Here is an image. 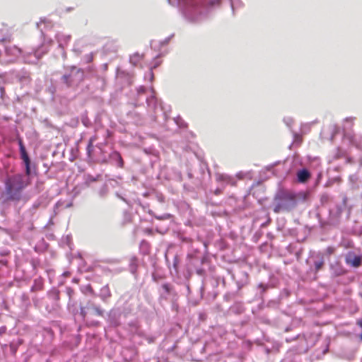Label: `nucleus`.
<instances>
[{
  "mask_svg": "<svg viewBox=\"0 0 362 362\" xmlns=\"http://www.w3.org/2000/svg\"><path fill=\"white\" fill-rule=\"evenodd\" d=\"M84 77L83 71L80 69H73L69 75L63 76L64 82L69 86H77Z\"/></svg>",
  "mask_w": 362,
  "mask_h": 362,
  "instance_id": "nucleus-3",
  "label": "nucleus"
},
{
  "mask_svg": "<svg viewBox=\"0 0 362 362\" xmlns=\"http://www.w3.org/2000/svg\"><path fill=\"white\" fill-rule=\"evenodd\" d=\"M93 139H90L89 140V142H88V146H87V153L88 154L89 156H90V154L93 150Z\"/></svg>",
  "mask_w": 362,
  "mask_h": 362,
  "instance_id": "nucleus-12",
  "label": "nucleus"
},
{
  "mask_svg": "<svg viewBox=\"0 0 362 362\" xmlns=\"http://www.w3.org/2000/svg\"><path fill=\"white\" fill-rule=\"evenodd\" d=\"M207 4H214L216 0H204Z\"/></svg>",
  "mask_w": 362,
  "mask_h": 362,
  "instance_id": "nucleus-17",
  "label": "nucleus"
},
{
  "mask_svg": "<svg viewBox=\"0 0 362 362\" xmlns=\"http://www.w3.org/2000/svg\"><path fill=\"white\" fill-rule=\"evenodd\" d=\"M308 197V192L295 193L291 190L281 189L274 197L273 211L276 214L291 211L297 206L298 201L305 202Z\"/></svg>",
  "mask_w": 362,
  "mask_h": 362,
  "instance_id": "nucleus-1",
  "label": "nucleus"
},
{
  "mask_svg": "<svg viewBox=\"0 0 362 362\" xmlns=\"http://www.w3.org/2000/svg\"><path fill=\"white\" fill-rule=\"evenodd\" d=\"M29 185L28 175L15 174L8 176L4 180V192L6 200L18 202L22 199L23 192Z\"/></svg>",
  "mask_w": 362,
  "mask_h": 362,
  "instance_id": "nucleus-2",
  "label": "nucleus"
},
{
  "mask_svg": "<svg viewBox=\"0 0 362 362\" xmlns=\"http://www.w3.org/2000/svg\"><path fill=\"white\" fill-rule=\"evenodd\" d=\"M110 158L117 161L118 166L119 168H123L124 167V160H123V159L122 158L121 154L118 151L112 152L110 154Z\"/></svg>",
  "mask_w": 362,
  "mask_h": 362,
  "instance_id": "nucleus-10",
  "label": "nucleus"
},
{
  "mask_svg": "<svg viewBox=\"0 0 362 362\" xmlns=\"http://www.w3.org/2000/svg\"><path fill=\"white\" fill-rule=\"evenodd\" d=\"M86 309H87V308H86V307H84V308H81V312H80V313H81V315L83 318H85V317H86V315H87V312H86Z\"/></svg>",
  "mask_w": 362,
  "mask_h": 362,
  "instance_id": "nucleus-15",
  "label": "nucleus"
},
{
  "mask_svg": "<svg viewBox=\"0 0 362 362\" xmlns=\"http://www.w3.org/2000/svg\"><path fill=\"white\" fill-rule=\"evenodd\" d=\"M87 310H90L92 311V313L97 316H103V310L96 305H95L93 303L88 301L86 305Z\"/></svg>",
  "mask_w": 362,
  "mask_h": 362,
  "instance_id": "nucleus-7",
  "label": "nucleus"
},
{
  "mask_svg": "<svg viewBox=\"0 0 362 362\" xmlns=\"http://www.w3.org/2000/svg\"><path fill=\"white\" fill-rule=\"evenodd\" d=\"M358 146L362 149V136L360 137L358 141Z\"/></svg>",
  "mask_w": 362,
  "mask_h": 362,
  "instance_id": "nucleus-18",
  "label": "nucleus"
},
{
  "mask_svg": "<svg viewBox=\"0 0 362 362\" xmlns=\"http://www.w3.org/2000/svg\"><path fill=\"white\" fill-rule=\"evenodd\" d=\"M14 49H15L18 52H19V53L21 52V49H18V48H17V47H14Z\"/></svg>",
  "mask_w": 362,
  "mask_h": 362,
  "instance_id": "nucleus-20",
  "label": "nucleus"
},
{
  "mask_svg": "<svg viewBox=\"0 0 362 362\" xmlns=\"http://www.w3.org/2000/svg\"><path fill=\"white\" fill-rule=\"evenodd\" d=\"M320 200L322 203L327 202L329 201V196L327 194H322Z\"/></svg>",
  "mask_w": 362,
  "mask_h": 362,
  "instance_id": "nucleus-13",
  "label": "nucleus"
},
{
  "mask_svg": "<svg viewBox=\"0 0 362 362\" xmlns=\"http://www.w3.org/2000/svg\"><path fill=\"white\" fill-rule=\"evenodd\" d=\"M7 329H6V326H2L0 327V335H3L4 334L6 333Z\"/></svg>",
  "mask_w": 362,
  "mask_h": 362,
  "instance_id": "nucleus-16",
  "label": "nucleus"
},
{
  "mask_svg": "<svg viewBox=\"0 0 362 362\" xmlns=\"http://www.w3.org/2000/svg\"><path fill=\"white\" fill-rule=\"evenodd\" d=\"M325 264V262L323 259H321L320 261H317L315 262V272H319L320 269H322L323 266Z\"/></svg>",
  "mask_w": 362,
  "mask_h": 362,
  "instance_id": "nucleus-11",
  "label": "nucleus"
},
{
  "mask_svg": "<svg viewBox=\"0 0 362 362\" xmlns=\"http://www.w3.org/2000/svg\"><path fill=\"white\" fill-rule=\"evenodd\" d=\"M297 177L299 182L305 183L310 177V173L308 170L303 169L297 173Z\"/></svg>",
  "mask_w": 362,
  "mask_h": 362,
  "instance_id": "nucleus-6",
  "label": "nucleus"
},
{
  "mask_svg": "<svg viewBox=\"0 0 362 362\" xmlns=\"http://www.w3.org/2000/svg\"><path fill=\"white\" fill-rule=\"evenodd\" d=\"M18 142L19 148H20L21 158L23 160V163L25 166V173L27 175H29L30 173V160L29 156L26 151L25 147L23 144L22 139H18Z\"/></svg>",
  "mask_w": 362,
  "mask_h": 362,
  "instance_id": "nucleus-4",
  "label": "nucleus"
},
{
  "mask_svg": "<svg viewBox=\"0 0 362 362\" xmlns=\"http://www.w3.org/2000/svg\"><path fill=\"white\" fill-rule=\"evenodd\" d=\"M334 252V249L332 247H328L327 248V252L329 254H332Z\"/></svg>",
  "mask_w": 362,
  "mask_h": 362,
  "instance_id": "nucleus-19",
  "label": "nucleus"
},
{
  "mask_svg": "<svg viewBox=\"0 0 362 362\" xmlns=\"http://www.w3.org/2000/svg\"><path fill=\"white\" fill-rule=\"evenodd\" d=\"M144 59V54L135 52L130 56L129 62L134 66L142 67V63Z\"/></svg>",
  "mask_w": 362,
  "mask_h": 362,
  "instance_id": "nucleus-5",
  "label": "nucleus"
},
{
  "mask_svg": "<svg viewBox=\"0 0 362 362\" xmlns=\"http://www.w3.org/2000/svg\"><path fill=\"white\" fill-rule=\"evenodd\" d=\"M346 263L349 265L354 267H358L361 265V259L358 256H354L352 257L347 258Z\"/></svg>",
  "mask_w": 362,
  "mask_h": 362,
  "instance_id": "nucleus-8",
  "label": "nucleus"
},
{
  "mask_svg": "<svg viewBox=\"0 0 362 362\" xmlns=\"http://www.w3.org/2000/svg\"><path fill=\"white\" fill-rule=\"evenodd\" d=\"M138 269V258L132 256L129 258V269L132 273L135 274Z\"/></svg>",
  "mask_w": 362,
  "mask_h": 362,
  "instance_id": "nucleus-9",
  "label": "nucleus"
},
{
  "mask_svg": "<svg viewBox=\"0 0 362 362\" xmlns=\"http://www.w3.org/2000/svg\"><path fill=\"white\" fill-rule=\"evenodd\" d=\"M162 288L165 290L166 293L170 292V286L168 284H164L162 286Z\"/></svg>",
  "mask_w": 362,
  "mask_h": 362,
  "instance_id": "nucleus-14",
  "label": "nucleus"
}]
</instances>
